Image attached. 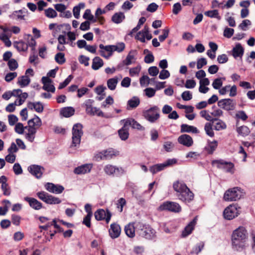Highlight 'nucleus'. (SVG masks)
Segmentation results:
<instances>
[{"label":"nucleus","mask_w":255,"mask_h":255,"mask_svg":"<svg viewBox=\"0 0 255 255\" xmlns=\"http://www.w3.org/2000/svg\"><path fill=\"white\" fill-rule=\"evenodd\" d=\"M247 240V230L243 227H240L235 230L232 236L233 248L237 251L243 250Z\"/></svg>","instance_id":"f257e3e1"},{"label":"nucleus","mask_w":255,"mask_h":255,"mask_svg":"<svg viewBox=\"0 0 255 255\" xmlns=\"http://www.w3.org/2000/svg\"><path fill=\"white\" fill-rule=\"evenodd\" d=\"M242 193L241 189L239 187L230 188L225 192L223 199L228 202L236 201L241 198Z\"/></svg>","instance_id":"f03ea898"},{"label":"nucleus","mask_w":255,"mask_h":255,"mask_svg":"<svg viewBox=\"0 0 255 255\" xmlns=\"http://www.w3.org/2000/svg\"><path fill=\"white\" fill-rule=\"evenodd\" d=\"M83 126L80 124H75L72 128V142L71 146H77L81 142V136L83 134Z\"/></svg>","instance_id":"7ed1b4c3"},{"label":"nucleus","mask_w":255,"mask_h":255,"mask_svg":"<svg viewBox=\"0 0 255 255\" xmlns=\"http://www.w3.org/2000/svg\"><path fill=\"white\" fill-rule=\"evenodd\" d=\"M94 102V100L92 99L87 100L85 102L84 105L85 107L86 113L90 116L97 115L99 117H104V113L99 108L93 107Z\"/></svg>","instance_id":"20e7f679"},{"label":"nucleus","mask_w":255,"mask_h":255,"mask_svg":"<svg viewBox=\"0 0 255 255\" xmlns=\"http://www.w3.org/2000/svg\"><path fill=\"white\" fill-rule=\"evenodd\" d=\"M240 213V207L233 204L228 206L224 211L223 215L227 220H232L237 217Z\"/></svg>","instance_id":"39448f33"},{"label":"nucleus","mask_w":255,"mask_h":255,"mask_svg":"<svg viewBox=\"0 0 255 255\" xmlns=\"http://www.w3.org/2000/svg\"><path fill=\"white\" fill-rule=\"evenodd\" d=\"M119 152L113 149L103 150L96 154L95 157L97 160H109L119 155Z\"/></svg>","instance_id":"423d86ee"},{"label":"nucleus","mask_w":255,"mask_h":255,"mask_svg":"<svg viewBox=\"0 0 255 255\" xmlns=\"http://www.w3.org/2000/svg\"><path fill=\"white\" fill-rule=\"evenodd\" d=\"M181 209V207L178 203L171 201L165 202L158 208L160 211L167 210L174 213H179Z\"/></svg>","instance_id":"0eeeda50"},{"label":"nucleus","mask_w":255,"mask_h":255,"mask_svg":"<svg viewBox=\"0 0 255 255\" xmlns=\"http://www.w3.org/2000/svg\"><path fill=\"white\" fill-rule=\"evenodd\" d=\"M37 196L40 200L49 204H58L61 202L59 198L43 191L37 193Z\"/></svg>","instance_id":"6e6552de"},{"label":"nucleus","mask_w":255,"mask_h":255,"mask_svg":"<svg viewBox=\"0 0 255 255\" xmlns=\"http://www.w3.org/2000/svg\"><path fill=\"white\" fill-rule=\"evenodd\" d=\"M145 118L151 123H154L159 118V109L154 106L144 112Z\"/></svg>","instance_id":"1a4fd4ad"},{"label":"nucleus","mask_w":255,"mask_h":255,"mask_svg":"<svg viewBox=\"0 0 255 255\" xmlns=\"http://www.w3.org/2000/svg\"><path fill=\"white\" fill-rule=\"evenodd\" d=\"M212 164L216 166L218 168L223 169L228 172H233L234 165L231 162H227L223 159L213 160Z\"/></svg>","instance_id":"9d476101"},{"label":"nucleus","mask_w":255,"mask_h":255,"mask_svg":"<svg viewBox=\"0 0 255 255\" xmlns=\"http://www.w3.org/2000/svg\"><path fill=\"white\" fill-rule=\"evenodd\" d=\"M104 170L106 174L109 175H119L125 172V169L122 167H117L111 164L106 165L104 168Z\"/></svg>","instance_id":"9b49d317"},{"label":"nucleus","mask_w":255,"mask_h":255,"mask_svg":"<svg viewBox=\"0 0 255 255\" xmlns=\"http://www.w3.org/2000/svg\"><path fill=\"white\" fill-rule=\"evenodd\" d=\"M178 199L185 203H189L192 201L194 197L193 192L187 187L181 193L177 194Z\"/></svg>","instance_id":"f8f14e48"},{"label":"nucleus","mask_w":255,"mask_h":255,"mask_svg":"<svg viewBox=\"0 0 255 255\" xmlns=\"http://www.w3.org/2000/svg\"><path fill=\"white\" fill-rule=\"evenodd\" d=\"M111 216L112 214L108 210L105 211L103 209H99L95 213V217L97 220H105L107 223L110 222Z\"/></svg>","instance_id":"ddd939ff"},{"label":"nucleus","mask_w":255,"mask_h":255,"mask_svg":"<svg viewBox=\"0 0 255 255\" xmlns=\"http://www.w3.org/2000/svg\"><path fill=\"white\" fill-rule=\"evenodd\" d=\"M139 235L147 239H152L156 237V232L148 226H143L139 231Z\"/></svg>","instance_id":"4468645a"},{"label":"nucleus","mask_w":255,"mask_h":255,"mask_svg":"<svg viewBox=\"0 0 255 255\" xmlns=\"http://www.w3.org/2000/svg\"><path fill=\"white\" fill-rule=\"evenodd\" d=\"M218 106L225 110H233L235 108V104L230 99H222L218 101Z\"/></svg>","instance_id":"2eb2a0df"},{"label":"nucleus","mask_w":255,"mask_h":255,"mask_svg":"<svg viewBox=\"0 0 255 255\" xmlns=\"http://www.w3.org/2000/svg\"><path fill=\"white\" fill-rule=\"evenodd\" d=\"M99 48L100 54L106 59H109L113 55V51L111 45L105 46L101 44L99 45Z\"/></svg>","instance_id":"dca6fc26"},{"label":"nucleus","mask_w":255,"mask_h":255,"mask_svg":"<svg viewBox=\"0 0 255 255\" xmlns=\"http://www.w3.org/2000/svg\"><path fill=\"white\" fill-rule=\"evenodd\" d=\"M41 82L43 84V89L48 92L54 93L55 90L54 86L51 79L47 77H43L41 79Z\"/></svg>","instance_id":"f3484780"},{"label":"nucleus","mask_w":255,"mask_h":255,"mask_svg":"<svg viewBox=\"0 0 255 255\" xmlns=\"http://www.w3.org/2000/svg\"><path fill=\"white\" fill-rule=\"evenodd\" d=\"M37 130L35 128L25 127L24 137L25 139L30 142H33L34 141Z\"/></svg>","instance_id":"a211bd4d"},{"label":"nucleus","mask_w":255,"mask_h":255,"mask_svg":"<svg viewBox=\"0 0 255 255\" xmlns=\"http://www.w3.org/2000/svg\"><path fill=\"white\" fill-rule=\"evenodd\" d=\"M45 187L49 192L55 194H60L64 190V188L60 185H55L52 183H47Z\"/></svg>","instance_id":"6ab92c4d"},{"label":"nucleus","mask_w":255,"mask_h":255,"mask_svg":"<svg viewBox=\"0 0 255 255\" xmlns=\"http://www.w3.org/2000/svg\"><path fill=\"white\" fill-rule=\"evenodd\" d=\"M28 170L31 174L37 178H40L43 174L44 168L39 165H32L28 168Z\"/></svg>","instance_id":"aec40b11"},{"label":"nucleus","mask_w":255,"mask_h":255,"mask_svg":"<svg viewBox=\"0 0 255 255\" xmlns=\"http://www.w3.org/2000/svg\"><path fill=\"white\" fill-rule=\"evenodd\" d=\"M93 167V164L91 163L85 164L78 166L74 169V172L76 174H85L89 173Z\"/></svg>","instance_id":"412c9836"},{"label":"nucleus","mask_w":255,"mask_h":255,"mask_svg":"<svg viewBox=\"0 0 255 255\" xmlns=\"http://www.w3.org/2000/svg\"><path fill=\"white\" fill-rule=\"evenodd\" d=\"M137 55L136 50H130L127 55L126 59L123 61V64L125 66H128L135 62V56Z\"/></svg>","instance_id":"4be33fe9"},{"label":"nucleus","mask_w":255,"mask_h":255,"mask_svg":"<svg viewBox=\"0 0 255 255\" xmlns=\"http://www.w3.org/2000/svg\"><path fill=\"white\" fill-rule=\"evenodd\" d=\"M178 141L179 143L187 147L191 146L193 143L192 137L188 134H182L178 138Z\"/></svg>","instance_id":"5701e85b"},{"label":"nucleus","mask_w":255,"mask_h":255,"mask_svg":"<svg viewBox=\"0 0 255 255\" xmlns=\"http://www.w3.org/2000/svg\"><path fill=\"white\" fill-rule=\"evenodd\" d=\"M109 234L111 237L113 239L118 238L121 234V229L120 226L116 223L111 225L110 229H109Z\"/></svg>","instance_id":"b1692460"},{"label":"nucleus","mask_w":255,"mask_h":255,"mask_svg":"<svg viewBox=\"0 0 255 255\" xmlns=\"http://www.w3.org/2000/svg\"><path fill=\"white\" fill-rule=\"evenodd\" d=\"M25 201H27L29 206L34 210H39L42 208V204L37 199L33 198L25 197Z\"/></svg>","instance_id":"393cba45"},{"label":"nucleus","mask_w":255,"mask_h":255,"mask_svg":"<svg viewBox=\"0 0 255 255\" xmlns=\"http://www.w3.org/2000/svg\"><path fill=\"white\" fill-rule=\"evenodd\" d=\"M197 221V217H195L192 221H191L188 225L185 228L184 231L182 232V236L183 237H187L190 235L194 229V227L196 224Z\"/></svg>","instance_id":"a878e982"},{"label":"nucleus","mask_w":255,"mask_h":255,"mask_svg":"<svg viewBox=\"0 0 255 255\" xmlns=\"http://www.w3.org/2000/svg\"><path fill=\"white\" fill-rule=\"evenodd\" d=\"M124 126L122 128L119 130L118 133L121 139L123 140L127 139L129 136L128 127L126 126L125 122H121Z\"/></svg>","instance_id":"bb28decb"},{"label":"nucleus","mask_w":255,"mask_h":255,"mask_svg":"<svg viewBox=\"0 0 255 255\" xmlns=\"http://www.w3.org/2000/svg\"><path fill=\"white\" fill-rule=\"evenodd\" d=\"M42 125V122L41 119L37 116H35L32 119L28 121V127L34 128H36V130L39 128Z\"/></svg>","instance_id":"cd10ccee"},{"label":"nucleus","mask_w":255,"mask_h":255,"mask_svg":"<svg viewBox=\"0 0 255 255\" xmlns=\"http://www.w3.org/2000/svg\"><path fill=\"white\" fill-rule=\"evenodd\" d=\"M188 187L182 181H176L173 184V188L177 194L181 193Z\"/></svg>","instance_id":"c85d7f7f"},{"label":"nucleus","mask_w":255,"mask_h":255,"mask_svg":"<svg viewBox=\"0 0 255 255\" xmlns=\"http://www.w3.org/2000/svg\"><path fill=\"white\" fill-rule=\"evenodd\" d=\"M121 122H125L126 126H128V127L131 126L133 128H136L137 129H142V127L136 121H135L134 119H127L125 120H122L121 121Z\"/></svg>","instance_id":"c756f323"},{"label":"nucleus","mask_w":255,"mask_h":255,"mask_svg":"<svg viewBox=\"0 0 255 255\" xmlns=\"http://www.w3.org/2000/svg\"><path fill=\"white\" fill-rule=\"evenodd\" d=\"M181 132L198 133H199V130L194 126H189L187 124H182L181 126Z\"/></svg>","instance_id":"7c9ffc66"},{"label":"nucleus","mask_w":255,"mask_h":255,"mask_svg":"<svg viewBox=\"0 0 255 255\" xmlns=\"http://www.w3.org/2000/svg\"><path fill=\"white\" fill-rule=\"evenodd\" d=\"M244 50L241 44L238 43L232 50L233 56L236 58L238 57H242L244 54Z\"/></svg>","instance_id":"2f4dec72"},{"label":"nucleus","mask_w":255,"mask_h":255,"mask_svg":"<svg viewBox=\"0 0 255 255\" xmlns=\"http://www.w3.org/2000/svg\"><path fill=\"white\" fill-rule=\"evenodd\" d=\"M27 107L30 110L34 109L38 113H41L43 111V106L40 102H29L27 104Z\"/></svg>","instance_id":"473e14b6"},{"label":"nucleus","mask_w":255,"mask_h":255,"mask_svg":"<svg viewBox=\"0 0 255 255\" xmlns=\"http://www.w3.org/2000/svg\"><path fill=\"white\" fill-rule=\"evenodd\" d=\"M218 146V142L216 140L208 141V143L205 147V150L209 154H212L216 150Z\"/></svg>","instance_id":"72a5a7b5"},{"label":"nucleus","mask_w":255,"mask_h":255,"mask_svg":"<svg viewBox=\"0 0 255 255\" xmlns=\"http://www.w3.org/2000/svg\"><path fill=\"white\" fill-rule=\"evenodd\" d=\"M75 110L71 107H65L60 110V114L66 118L70 117L74 114Z\"/></svg>","instance_id":"f704fd0d"},{"label":"nucleus","mask_w":255,"mask_h":255,"mask_svg":"<svg viewBox=\"0 0 255 255\" xmlns=\"http://www.w3.org/2000/svg\"><path fill=\"white\" fill-rule=\"evenodd\" d=\"M24 13L22 10H16L13 11L9 16L12 19L24 20L25 17Z\"/></svg>","instance_id":"c9c22d12"},{"label":"nucleus","mask_w":255,"mask_h":255,"mask_svg":"<svg viewBox=\"0 0 255 255\" xmlns=\"http://www.w3.org/2000/svg\"><path fill=\"white\" fill-rule=\"evenodd\" d=\"M104 65L103 60L99 57H95L93 59L92 68L93 70H97L102 67Z\"/></svg>","instance_id":"e433bc0d"},{"label":"nucleus","mask_w":255,"mask_h":255,"mask_svg":"<svg viewBox=\"0 0 255 255\" xmlns=\"http://www.w3.org/2000/svg\"><path fill=\"white\" fill-rule=\"evenodd\" d=\"M125 18V15L123 12H119L115 13L112 17L113 22L119 24L121 23Z\"/></svg>","instance_id":"4c0bfd02"},{"label":"nucleus","mask_w":255,"mask_h":255,"mask_svg":"<svg viewBox=\"0 0 255 255\" xmlns=\"http://www.w3.org/2000/svg\"><path fill=\"white\" fill-rule=\"evenodd\" d=\"M126 235L129 238H133L135 236V229L133 224L129 223L125 227Z\"/></svg>","instance_id":"58836bf2"},{"label":"nucleus","mask_w":255,"mask_h":255,"mask_svg":"<svg viewBox=\"0 0 255 255\" xmlns=\"http://www.w3.org/2000/svg\"><path fill=\"white\" fill-rule=\"evenodd\" d=\"M30 82V78L27 75H24L18 78L17 84L21 87H24L28 85Z\"/></svg>","instance_id":"ea45409f"},{"label":"nucleus","mask_w":255,"mask_h":255,"mask_svg":"<svg viewBox=\"0 0 255 255\" xmlns=\"http://www.w3.org/2000/svg\"><path fill=\"white\" fill-rule=\"evenodd\" d=\"M214 121H217L215 125V129L216 130H221L223 129H225L227 128L226 124L223 121L219 120L217 118H215L214 120Z\"/></svg>","instance_id":"a19ab883"},{"label":"nucleus","mask_w":255,"mask_h":255,"mask_svg":"<svg viewBox=\"0 0 255 255\" xmlns=\"http://www.w3.org/2000/svg\"><path fill=\"white\" fill-rule=\"evenodd\" d=\"M147 32V26H145L144 28L140 31L138 32L135 37L136 39L140 41L141 42H145V32Z\"/></svg>","instance_id":"79ce46f5"},{"label":"nucleus","mask_w":255,"mask_h":255,"mask_svg":"<svg viewBox=\"0 0 255 255\" xmlns=\"http://www.w3.org/2000/svg\"><path fill=\"white\" fill-rule=\"evenodd\" d=\"M14 46L19 51H25L28 49L27 44L22 41L15 42Z\"/></svg>","instance_id":"37998d69"},{"label":"nucleus","mask_w":255,"mask_h":255,"mask_svg":"<svg viewBox=\"0 0 255 255\" xmlns=\"http://www.w3.org/2000/svg\"><path fill=\"white\" fill-rule=\"evenodd\" d=\"M113 51H117L119 53L123 52L126 47L125 44L124 42H119L116 45H111Z\"/></svg>","instance_id":"c03bdc74"},{"label":"nucleus","mask_w":255,"mask_h":255,"mask_svg":"<svg viewBox=\"0 0 255 255\" xmlns=\"http://www.w3.org/2000/svg\"><path fill=\"white\" fill-rule=\"evenodd\" d=\"M205 15L211 18H216L218 20L221 19V17L219 15L218 10L217 9L207 11L205 12Z\"/></svg>","instance_id":"a18cd8bd"},{"label":"nucleus","mask_w":255,"mask_h":255,"mask_svg":"<svg viewBox=\"0 0 255 255\" xmlns=\"http://www.w3.org/2000/svg\"><path fill=\"white\" fill-rule=\"evenodd\" d=\"M212 126V124L210 123H206L204 126V130L206 133L212 137L214 136V132Z\"/></svg>","instance_id":"49530a36"},{"label":"nucleus","mask_w":255,"mask_h":255,"mask_svg":"<svg viewBox=\"0 0 255 255\" xmlns=\"http://www.w3.org/2000/svg\"><path fill=\"white\" fill-rule=\"evenodd\" d=\"M118 82V79L117 77H114L109 79L107 81V86L111 90H114L116 89Z\"/></svg>","instance_id":"de8ad7c7"},{"label":"nucleus","mask_w":255,"mask_h":255,"mask_svg":"<svg viewBox=\"0 0 255 255\" xmlns=\"http://www.w3.org/2000/svg\"><path fill=\"white\" fill-rule=\"evenodd\" d=\"M165 168L163 163L161 164H157L151 166L150 168V171L153 174L163 170Z\"/></svg>","instance_id":"09e8293b"},{"label":"nucleus","mask_w":255,"mask_h":255,"mask_svg":"<svg viewBox=\"0 0 255 255\" xmlns=\"http://www.w3.org/2000/svg\"><path fill=\"white\" fill-rule=\"evenodd\" d=\"M55 60L59 64L64 63L66 61L64 54L61 52L57 53L55 56Z\"/></svg>","instance_id":"8fccbe9b"},{"label":"nucleus","mask_w":255,"mask_h":255,"mask_svg":"<svg viewBox=\"0 0 255 255\" xmlns=\"http://www.w3.org/2000/svg\"><path fill=\"white\" fill-rule=\"evenodd\" d=\"M237 132L243 136H246L249 134L250 130L247 126H241L237 128Z\"/></svg>","instance_id":"3c124183"},{"label":"nucleus","mask_w":255,"mask_h":255,"mask_svg":"<svg viewBox=\"0 0 255 255\" xmlns=\"http://www.w3.org/2000/svg\"><path fill=\"white\" fill-rule=\"evenodd\" d=\"M204 247V244L202 242H200L197 244V245L194 247L192 251L191 252V254H196L198 255L203 249Z\"/></svg>","instance_id":"603ef678"},{"label":"nucleus","mask_w":255,"mask_h":255,"mask_svg":"<svg viewBox=\"0 0 255 255\" xmlns=\"http://www.w3.org/2000/svg\"><path fill=\"white\" fill-rule=\"evenodd\" d=\"M14 130L18 134H23L25 131V127L22 123H18L15 125Z\"/></svg>","instance_id":"864d4df0"},{"label":"nucleus","mask_w":255,"mask_h":255,"mask_svg":"<svg viewBox=\"0 0 255 255\" xmlns=\"http://www.w3.org/2000/svg\"><path fill=\"white\" fill-rule=\"evenodd\" d=\"M140 101L138 98L133 97L128 101V106L131 108H134L139 104Z\"/></svg>","instance_id":"5fc2aeb1"},{"label":"nucleus","mask_w":255,"mask_h":255,"mask_svg":"<svg viewBox=\"0 0 255 255\" xmlns=\"http://www.w3.org/2000/svg\"><path fill=\"white\" fill-rule=\"evenodd\" d=\"M28 97V94L27 93H23L21 94L15 101H17V106L21 105L24 102L26 99Z\"/></svg>","instance_id":"6e6d98bb"},{"label":"nucleus","mask_w":255,"mask_h":255,"mask_svg":"<svg viewBox=\"0 0 255 255\" xmlns=\"http://www.w3.org/2000/svg\"><path fill=\"white\" fill-rule=\"evenodd\" d=\"M45 14L49 18L55 17L57 15L56 11L52 8H48L45 9Z\"/></svg>","instance_id":"4d7b16f0"},{"label":"nucleus","mask_w":255,"mask_h":255,"mask_svg":"<svg viewBox=\"0 0 255 255\" xmlns=\"http://www.w3.org/2000/svg\"><path fill=\"white\" fill-rule=\"evenodd\" d=\"M222 79L225 80V78H217L215 79L212 83L213 88L215 89H219L222 86L223 81Z\"/></svg>","instance_id":"13d9d810"},{"label":"nucleus","mask_w":255,"mask_h":255,"mask_svg":"<svg viewBox=\"0 0 255 255\" xmlns=\"http://www.w3.org/2000/svg\"><path fill=\"white\" fill-rule=\"evenodd\" d=\"M7 65L9 69L11 70H15L18 67V63L17 61L14 59H10L7 63Z\"/></svg>","instance_id":"bf43d9fd"},{"label":"nucleus","mask_w":255,"mask_h":255,"mask_svg":"<svg viewBox=\"0 0 255 255\" xmlns=\"http://www.w3.org/2000/svg\"><path fill=\"white\" fill-rule=\"evenodd\" d=\"M126 204V201L124 198H120L117 203V207L120 212L123 210L124 206Z\"/></svg>","instance_id":"052dcab7"},{"label":"nucleus","mask_w":255,"mask_h":255,"mask_svg":"<svg viewBox=\"0 0 255 255\" xmlns=\"http://www.w3.org/2000/svg\"><path fill=\"white\" fill-rule=\"evenodd\" d=\"M141 70V66H137L136 67L130 68L129 71V75L131 77L138 75Z\"/></svg>","instance_id":"680f3d73"},{"label":"nucleus","mask_w":255,"mask_h":255,"mask_svg":"<svg viewBox=\"0 0 255 255\" xmlns=\"http://www.w3.org/2000/svg\"><path fill=\"white\" fill-rule=\"evenodd\" d=\"M163 147L167 152H170L174 147V144L172 142L167 141L164 143Z\"/></svg>","instance_id":"e2e57ef3"},{"label":"nucleus","mask_w":255,"mask_h":255,"mask_svg":"<svg viewBox=\"0 0 255 255\" xmlns=\"http://www.w3.org/2000/svg\"><path fill=\"white\" fill-rule=\"evenodd\" d=\"M18 120L17 117L14 115H9L8 116V121L10 126L16 125Z\"/></svg>","instance_id":"0e129e2a"},{"label":"nucleus","mask_w":255,"mask_h":255,"mask_svg":"<svg viewBox=\"0 0 255 255\" xmlns=\"http://www.w3.org/2000/svg\"><path fill=\"white\" fill-rule=\"evenodd\" d=\"M200 116L205 118L207 121L214 122V119L212 118V117L208 113L207 111L206 110L201 111L200 112Z\"/></svg>","instance_id":"69168bd1"},{"label":"nucleus","mask_w":255,"mask_h":255,"mask_svg":"<svg viewBox=\"0 0 255 255\" xmlns=\"http://www.w3.org/2000/svg\"><path fill=\"white\" fill-rule=\"evenodd\" d=\"M234 33V30L233 28L226 27L224 31V36L227 38H231Z\"/></svg>","instance_id":"338daca9"},{"label":"nucleus","mask_w":255,"mask_h":255,"mask_svg":"<svg viewBox=\"0 0 255 255\" xmlns=\"http://www.w3.org/2000/svg\"><path fill=\"white\" fill-rule=\"evenodd\" d=\"M149 82L150 79L147 76L144 75L140 78V84L141 86H147Z\"/></svg>","instance_id":"774afa93"}]
</instances>
